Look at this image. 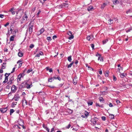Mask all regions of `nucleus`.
I'll use <instances>...</instances> for the list:
<instances>
[{
    "label": "nucleus",
    "instance_id": "1",
    "mask_svg": "<svg viewBox=\"0 0 132 132\" xmlns=\"http://www.w3.org/2000/svg\"><path fill=\"white\" fill-rule=\"evenodd\" d=\"M34 26V23L33 21H31L28 25V30L30 34H31L33 31V27Z\"/></svg>",
    "mask_w": 132,
    "mask_h": 132
},
{
    "label": "nucleus",
    "instance_id": "2",
    "mask_svg": "<svg viewBox=\"0 0 132 132\" xmlns=\"http://www.w3.org/2000/svg\"><path fill=\"white\" fill-rule=\"evenodd\" d=\"M16 18L18 19H20L23 14V12H21L20 11H18L16 13Z\"/></svg>",
    "mask_w": 132,
    "mask_h": 132
},
{
    "label": "nucleus",
    "instance_id": "3",
    "mask_svg": "<svg viewBox=\"0 0 132 132\" xmlns=\"http://www.w3.org/2000/svg\"><path fill=\"white\" fill-rule=\"evenodd\" d=\"M20 97L18 94L15 95L13 98L12 99V100H14L16 101H19Z\"/></svg>",
    "mask_w": 132,
    "mask_h": 132
},
{
    "label": "nucleus",
    "instance_id": "4",
    "mask_svg": "<svg viewBox=\"0 0 132 132\" xmlns=\"http://www.w3.org/2000/svg\"><path fill=\"white\" fill-rule=\"evenodd\" d=\"M28 18V17L27 14L26 12H25L24 13V15L22 17V21L23 22L24 21H27Z\"/></svg>",
    "mask_w": 132,
    "mask_h": 132
},
{
    "label": "nucleus",
    "instance_id": "5",
    "mask_svg": "<svg viewBox=\"0 0 132 132\" xmlns=\"http://www.w3.org/2000/svg\"><path fill=\"white\" fill-rule=\"evenodd\" d=\"M97 119V118L96 117H94L91 120V122L94 125H95L96 124Z\"/></svg>",
    "mask_w": 132,
    "mask_h": 132
},
{
    "label": "nucleus",
    "instance_id": "6",
    "mask_svg": "<svg viewBox=\"0 0 132 132\" xmlns=\"http://www.w3.org/2000/svg\"><path fill=\"white\" fill-rule=\"evenodd\" d=\"M93 37V36L92 35L87 36L86 37V39L88 41L92 40L94 39Z\"/></svg>",
    "mask_w": 132,
    "mask_h": 132
},
{
    "label": "nucleus",
    "instance_id": "7",
    "mask_svg": "<svg viewBox=\"0 0 132 132\" xmlns=\"http://www.w3.org/2000/svg\"><path fill=\"white\" fill-rule=\"evenodd\" d=\"M0 110L2 113H4L7 110V107L3 108L0 109Z\"/></svg>",
    "mask_w": 132,
    "mask_h": 132
},
{
    "label": "nucleus",
    "instance_id": "8",
    "mask_svg": "<svg viewBox=\"0 0 132 132\" xmlns=\"http://www.w3.org/2000/svg\"><path fill=\"white\" fill-rule=\"evenodd\" d=\"M12 91L13 93H15L17 89V88L15 85H13L11 87Z\"/></svg>",
    "mask_w": 132,
    "mask_h": 132
},
{
    "label": "nucleus",
    "instance_id": "9",
    "mask_svg": "<svg viewBox=\"0 0 132 132\" xmlns=\"http://www.w3.org/2000/svg\"><path fill=\"white\" fill-rule=\"evenodd\" d=\"M25 84H26V88L27 89H29L32 86V83L31 84L29 85V84L28 83V81H26V82H25Z\"/></svg>",
    "mask_w": 132,
    "mask_h": 132
},
{
    "label": "nucleus",
    "instance_id": "10",
    "mask_svg": "<svg viewBox=\"0 0 132 132\" xmlns=\"http://www.w3.org/2000/svg\"><path fill=\"white\" fill-rule=\"evenodd\" d=\"M22 103L23 107H24V106H25L27 105V102L25 98L22 100Z\"/></svg>",
    "mask_w": 132,
    "mask_h": 132
},
{
    "label": "nucleus",
    "instance_id": "11",
    "mask_svg": "<svg viewBox=\"0 0 132 132\" xmlns=\"http://www.w3.org/2000/svg\"><path fill=\"white\" fill-rule=\"evenodd\" d=\"M7 73H6L5 74V80L3 82V83H5L7 82L8 81V76H6V75H7Z\"/></svg>",
    "mask_w": 132,
    "mask_h": 132
},
{
    "label": "nucleus",
    "instance_id": "12",
    "mask_svg": "<svg viewBox=\"0 0 132 132\" xmlns=\"http://www.w3.org/2000/svg\"><path fill=\"white\" fill-rule=\"evenodd\" d=\"M53 78L54 80V79H57L58 80L60 81L61 80L60 78L58 75H56L55 76L53 77Z\"/></svg>",
    "mask_w": 132,
    "mask_h": 132
},
{
    "label": "nucleus",
    "instance_id": "13",
    "mask_svg": "<svg viewBox=\"0 0 132 132\" xmlns=\"http://www.w3.org/2000/svg\"><path fill=\"white\" fill-rule=\"evenodd\" d=\"M44 54L43 53V52L41 51H40L39 52V54H37L35 55V57H39L40 55H43Z\"/></svg>",
    "mask_w": 132,
    "mask_h": 132
},
{
    "label": "nucleus",
    "instance_id": "14",
    "mask_svg": "<svg viewBox=\"0 0 132 132\" xmlns=\"http://www.w3.org/2000/svg\"><path fill=\"white\" fill-rule=\"evenodd\" d=\"M73 84L74 85H76L78 82L77 80V78L75 77L73 80Z\"/></svg>",
    "mask_w": 132,
    "mask_h": 132
},
{
    "label": "nucleus",
    "instance_id": "15",
    "mask_svg": "<svg viewBox=\"0 0 132 132\" xmlns=\"http://www.w3.org/2000/svg\"><path fill=\"white\" fill-rule=\"evenodd\" d=\"M14 10L15 9L13 8H12L9 11L11 12L13 15H14L15 13Z\"/></svg>",
    "mask_w": 132,
    "mask_h": 132
},
{
    "label": "nucleus",
    "instance_id": "16",
    "mask_svg": "<svg viewBox=\"0 0 132 132\" xmlns=\"http://www.w3.org/2000/svg\"><path fill=\"white\" fill-rule=\"evenodd\" d=\"M63 7V8L68 7L69 6L68 4L66 2L65 3H62Z\"/></svg>",
    "mask_w": 132,
    "mask_h": 132
},
{
    "label": "nucleus",
    "instance_id": "17",
    "mask_svg": "<svg viewBox=\"0 0 132 132\" xmlns=\"http://www.w3.org/2000/svg\"><path fill=\"white\" fill-rule=\"evenodd\" d=\"M6 63L5 62V63H3V64H2L1 69H5L6 67Z\"/></svg>",
    "mask_w": 132,
    "mask_h": 132
},
{
    "label": "nucleus",
    "instance_id": "18",
    "mask_svg": "<svg viewBox=\"0 0 132 132\" xmlns=\"http://www.w3.org/2000/svg\"><path fill=\"white\" fill-rule=\"evenodd\" d=\"M99 100L102 103H104V99L102 97H100L99 98Z\"/></svg>",
    "mask_w": 132,
    "mask_h": 132
},
{
    "label": "nucleus",
    "instance_id": "19",
    "mask_svg": "<svg viewBox=\"0 0 132 132\" xmlns=\"http://www.w3.org/2000/svg\"><path fill=\"white\" fill-rule=\"evenodd\" d=\"M24 84V83H22L21 84L19 85V88L21 89L25 87V86L23 85Z\"/></svg>",
    "mask_w": 132,
    "mask_h": 132
},
{
    "label": "nucleus",
    "instance_id": "20",
    "mask_svg": "<svg viewBox=\"0 0 132 132\" xmlns=\"http://www.w3.org/2000/svg\"><path fill=\"white\" fill-rule=\"evenodd\" d=\"M84 116L86 117V118H87L89 116V113L86 111H85L84 112Z\"/></svg>",
    "mask_w": 132,
    "mask_h": 132
},
{
    "label": "nucleus",
    "instance_id": "21",
    "mask_svg": "<svg viewBox=\"0 0 132 132\" xmlns=\"http://www.w3.org/2000/svg\"><path fill=\"white\" fill-rule=\"evenodd\" d=\"M113 4L115 5L119 3V2L118 0H113Z\"/></svg>",
    "mask_w": 132,
    "mask_h": 132
},
{
    "label": "nucleus",
    "instance_id": "22",
    "mask_svg": "<svg viewBox=\"0 0 132 132\" xmlns=\"http://www.w3.org/2000/svg\"><path fill=\"white\" fill-rule=\"evenodd\" d=\"M17 103V102H13L11 104V107L12 108H14L15 107V105H16V104Z\"/></svg>",
    "mask_w": 132,
    "mask_h": 132
},
{
    "label": "nucleus",
    "instance_id": "23",
    "mask_svg": "<svg viewBox=\"0 0 132 132\" xmlns=\"http://www.w3.org/2000/svg\"><path fill=\"white\" fill-rule=\"evenodd\" d=\"M53 80H53V77H52L49 78L48 79V81L49 82H52Z\"/></svg>",
    "mask_w": 132,
    "mask_h": 132
},
{
    "label": "nucleus",
    "instance_id": "24",
    "mask_svg": "<svg viewBox=\"0 0 132 132\" xmlns=\"http://www.w3.org/2000/svg\"><path fill=\"white\" fill-rule=\"evenodd\" d=\"M114 115L112 114H110L109 115V117L111 119H114Z\"/></svg>",
    "mask_w": 132,
    "mask_h": 132
},
{
    "label": "nucleus",
    "instance_id": "25",
    "mask_svg": "<svg viewBox=\"0 0 132 132\" xmlns=\"http://www.w3.org/2000/svg\"><path fill=\"white\" fill-rule=\"evenodd\" d=\"M113 20L111 19L108 20V23L110 24H111L113 23Z\"/></svg>",
    "mask_w": 132,
    "mask_h": 132
},
{
    "label": "nucleus",
    "instance_id": "26",
    "mask_svg": "<svg viewBox=\"0 0 132 132\" xmlns=\"http://www.w3.org/2000/svg\"><path fill=\"white\" fill-rule=\"evenodd\" d=\"M93 9V7L92 6H90L88 7L87 9L88 11H92Z\"/></svg>",
    "mask_w": 132,
    "mask_h": 132
},
{
    "label": "nucleus",
    "instance_id": "27",
    "mask_svg": "<svg viewBox=\"0 0 132 132\" xmlns=\"http://www.w3.org/2000/svg\"><path fill=\"white\" fill-rule=\"evenodd\" d=\"M18 56L20 57H22L23 55V53L21 52H19L18 54Z\"/></svg>",
    "mask_w": 132,
    "mask_h": 132
},
{
    "label": "nucleus",
    "instance_id": "28",
    "mask_svg": "<svg viewBox=\"0 0 132 132\" xmlns=\"http://www.w3.org/2000/svg\"><path fill=\"white\" fill-rule=\"evenodd\" d=\"M74 62L73 61L72 62L70 63L69 65H68V67H67V68H70L71 67V66L73 65V63H74Z\"/></svg>",
    "mask_w": 132,
    "mask_h": 132
},
{
    "label": "nucleus",
    "instance_id": "29",
    "mask_svg": "<svg viewBox=\"0 0 132 132\" xmlns=\"http://www.w3.org/2000/svg\"><path fill=\"white\" fill-rule=\"evenodd\" d=\"M98 60H100V61H102V62H103V59L102 57H101V56H99L98 57Z\"/></svg>",
    "mask_w": 132,
    "mask_h": 132
},
{
    "label": "nucleus",
    "instance_id": "30",
    "mask_svg": "<svg viewBox=\"0 0 132 132\" xmlns=\"http://www.w3.org/2000/svg\"><path fill=\"white\" fill-rule=\"evenodd\" d=\"M14 36H13L11 37L10 38V41H14Z\"/></svg>",
    "mask_w": 132,
    "mask_h": 132
},
{
    "label": "nucleus",
    "instance_id": "31",
    "mask_svg": "<svg viewBox=\"0 0 132 132\" xmlns=\"http://www.w3.org/2000/svg\"><path fill=\"white\" fill-rule=\"evenodd\" d=\"M68 37V39L69 40H71L73 38L74 36L72 34Z\"/></svg>",
    "mask_w": 132,
    "mask_h": 132
},
{
    "label": "nucleus",
    "instance_id": "32",
    "mask_svg": "<svg viewBox=\"0 0 132 132\" xmlns=\"http://www.w3.org/2000/svg\"><path fill=\"white\" fill-rule=\"evenodd\" d=\"M21 76L20 75H18V76L17 82H18L21 80Z\"/></svg>",
    "mask_w": 132,
    "mask_h": 132
},
{
    "label": "nucleus",
    "instance_id": "33",
    "mask_svg": "<svg viewBox=\"0 0 132 132\" xmlns=\"http://www.w3.org/2000/svg\"><path fill=\"white\" fill-rule=\"evenodd\" d=\"M131 30H132V27H131L130 28L126 30V32H128L130 31Z\"/></svg>",
    "mask_w": 132,
    "mask_h": 132
},
{
    "label": "nucleus",
    "instance_id": "34",
    "mask_svg": "<svg viewBox=\"0 0 132 132\" xmlns=\"http://www.w3.org/2000/svg\"><path fill=\"white\" fill-rule=\"evenodd\" d=\"M120 73V77L121 78H123L125 76V75H124V74L123 73H121V72Z\"/></svg>",
    "mask_w": 132,
    "mask_h": 132
},
{
    "label": "nucleus",
    "instance_id": "35",
    "mask_svg": "<svg viewBox=\"0 0 132 132\" xmlns=\"http://www.w3.org/2000/svg\"><path fill=\"white\" fill-rule=\"evenodd\" d=\"M68 60L69 62H71L72 60L71 56H70L68 57Z\"/></svg>",
    "mask_w": 132,
    "mask_h": 132
},
{
    "label": "nucleus",
    "instance_id": "36",
    "mask_svg": "<svg viewBox=\"0 0 132 132\" xmlns=\"http://www.w3.org/2000/svg\"><path fill=\"white\" fill-rule=\"evenodd\" d=\"M14 112V111L13 109H11L10 110V114L11 115Z\"/></svg>",
    "mask_w": 132,
    "mask_h": 132
},
{
    "label": "nucleus",
    "instance_id": "37",
    "mask_svg": "<svg viewBox=\"0 0 132 132\" xmlns=\"http://www.w3.org/2000/svg\"><path fill=\"white\" fill-rule=\"evenodd\" d=\"M132 13V10H131L129 9H128L127 11H126V13L127 14L128 13Z\"/></svg>",
    "mask_w": 132,
    "mask_h": 132
},
{
    "label": "nucleus",
    "instance_id": "38",
    "mask_svg": "<svg viewBox=\"0 0 132 132\" xmlns=\"http://www.w3.org/2000/svg\"><path fill=\"white\" fill-rule=\"evenodd\" d=\"M44 31V29L43 28H42L40 30V34L43 33Z\"/></svg>",
    "mask_w": 132,
    "mask_h": 132
},
{
    "label": "nucleus",
    "instance_id": "39",
    "mask_svg": "<svg viewBox=\"0 0 132 132\" xmlns=\"http://www.w3.org/2000/svg\"><path fill=\"white\" fill-rule=\"evenodd\" d=\"M14 79L13 76L10 78L9 81L11 82H13V81L14 80Z\"/></svg>",
    "mask_w": 132,
    "mask_h": 132
},
{
    "label": "nucleus",
    "instance_id": "40",
    "mask_svg": "<svg viewBox=\"0 0 132 132\" xmlns=\"http://www.w3.org/2000/svg\"><path fill=\"white\" fill-rule=\"evenodd\" d=\"M88 105H93V102L92 101H89L87 102Z\"/></svg>",
    "mask_w": 132,
    "mask_h": 132
},
{
    "label": "nucleus",
    "instance_id": "41",
    "mask_svg": "<svg viewBox=\"0 0 132 132\" xmlns=\"http://www.w3.org/2000/svg\"><path fill=\"white\" fill-rule=\"evenodd\" d=\"M41 11L40 10H38V13L37 14V17H39V15L40 13L41 12Z\"/></svg>",
    "mask_w": 132,
    "mask_h": 132
},
{
    "label": "nucleus",
    "instance_id": "42",
    "mask_svg": "<svg viewBox=\"0 0 132 132\" xmlns=\"http://www.w3.org/2000/svg\"><path fill=\"white\" fill-rule=\"evenodd\" d=\"M108 41V39H106L105 40H104L103 41V44H105Z\"/></svg>",
    "mask_w": 132,
    "mask_h": 132
},
{
    "label": "nucleus",
    "instance_id": "43",
    "mask_svg": "<svg viewBox=\"0 0 132 132\" xmlns=\"http://www.w3.org/2000/svg\"><path fill=\"white\" fill-rule=\"evenodd\" d=\"M34 45L33 44H31L29 46V47L30 48H32L34 47Z\"/></svg>",
    "mask_w": 132,
    "mask_h": 132
},
{
    "label": "nucleus",
    "instance_id": "44",
    "mask_svg": "<svg viewBox=\"0 0 132 132\" xmlns=\"http://www.w3.org/2000/svg\"><path fill=\"white\" fill-rule=\"evenodd\" d=\"M58 7L59 8H63V4H62L59 5Z\"/></svg>",
    "mask_w": 132,
    "mask_h": 132
},
{
    "label": "nucleus",
    "instance_id": "45",
    "mask_svg": "<svg viewBox=\"0 0 132 132\" xmlns=\"http://www.w3.org/2000/svg\"><path fill=\"white\" fill-rule=\"evenodd\" d=\"M47 39L48 41H50L51 40H52L51 37H47Z\"/></svg>",
    "mask_w": 132,
    "mask_h": 132
},
{
    "label": "nucleus",
    "instance_id": "46",
    "mask_svg": "<svg viewBox=\"0 0 132 132\" xmlns=\"http://www.w3.org/2000/svg\"><path fill=\"white\" fill-rule=\"evenodd\" d=\"M68 34L69 36H70L72 35V33L70 31H69L68 32Z\"/></svg>",
    "mask_w": 132,
    "mask_h": 132
},
{
    "label": "nucleus",
    "instance_id": "47",
    "mask_svg": "<svg viewBox=\"0 0 132 132\" xmlns=\"http://www.w3.org/2000/svg\"><path fill=\"white\" fill-rule=\"evenodd\" d=\"M102 120L105 121L106 119V117L105 116H103L102 117Z\"/></svg>",
    "mask_w": 132,
    "mask_h": 132
},
{
    "label": "nucleus",
    "instance_id": "48",
    "mask_svg": "<svg viewBox=\"0 0 132 132\" xmlns=\"http://www.w3.org/2000/svg\"><path fill=\"white\" fill-rule=\"evenodd\" d=\"M103 88L104 90L105 91H105V92H106L108 89V87H104Z\"/></svg>",
    "mask_w": 132,
    "mask_h": 132
},
{
    "label": "nucleus",
    "instance_id": "49",
    "mask_svg": "<svg viewBox=\"0 0 132 132\" xmlns=\"http://www.w3.org/2000/svg\"><path fill=\"white\" fill-rule=\"evenodd\" d=\"M116 102L117 104H119V103H120V101L118 100H117Z\"/></svg>",
    "mask_w": 132,
    "mask_h": 132
},
{
    "label": "nucleus",
    "instance_id": "50",
    "mask_svg": "<svg viewBox=\"0 0 132 132\" xmlns=\"http://www.w3.org/2000/svg\"><path fill=\"white\" fill-rule=\"evenodd\" d=\"M32 69H28L27 72V73H29L31 71H32Z\"/></svg>",
    "mask_w": 132,
    "mask_h": 132
},
{
    "label": "nucleus",
    "instance_id": "51",
    "mask_svg": "<svg viewBox=\"0 0 132 132\" xmlns=\"http://www.w3.org/2000/svg\"><path fill=\"white\" fill-rule=\"evenodd\" d=\"M19 75H20V76H21V77L22 78L25 75V74H22V73H20Z\"/></svg>",
    "mask_w": 132,
    "mask_h": 132
},
{
    "label": "nucleus",
    "instance_id": "52",
    "mask_svg": "<svg viewBox=\"0 0 132 132\" xmlns=\"http://www.w3.org/2000/svg\"><path fill=\"white\" fill-rule=\"evenodd\" d=\"M113 80L114 81H116L117 80V78L114 76H113Z\"/></svg>",
    "mask_w": 132,
    "mask_h": 132
},
{
    "label": "nucleus",
    "instance_id": "53",
    "mask_svg": "<svg viewBox=\"0 0 132 132\" xmlns=\"http://www.w3.org/2000/svg\"><path fill=\"white\" fill-rule=\"evenodd\" d=\"M118 68H119V67L120 68H121V69L122 70H123V68L122 67H120V64H119L118 65Z\"/></svg>",
    "mask_w": 132,
    "mask_h": 132
},
{
    "label": "nucleus",
    "instance_id": "54",
    "mask_svg": "<svg viewBox=\"0 0 132 132\" xmlns=\"http://www.w3.org/2000/svg\"><path fill=\"white\" fill-rule=\"evenodd\" d=\"M4 16V15L2 14H0V18H3Z\"/></svg>",
    "mask_w": 132,
    "mask_h": 132
},
{
    "label": "nucleus",
    "instance_id": "55",
    "mask_svg": "<svg viewBox=\"0 0 132 132\" xmlns=\"http://www.w3.org/2000/svg\"><path fill=\"white\" fill-rule=\"evenodd\" d=\"M105 76L106 77H108L109 76L108 73L106 72L105 73Z\"/></svg>",
    "mask_w": 132,
    "mask_h": 132
},
{
    "label": "nucleus",
    "instance_id": "56",
    "mask_svg": "<svg viewBox=\"0 0 132 132\" xmlns=\"http://www.w3.org/2000/svg\"><path fill=\"white\" fill-rule=\"evenodd\" d=\"M13 83V82H11L10 81H9L8 82L7 84H8L9 85H10L12 84Z\"/></svg>",
    "mask_w": 132,
    "mask_h": 132
},
{
    "label": "nucleus",
    "instance_id": "57",
    "mask_svg": "<svg viewBox=\"0 0 132 132\" xmlns=\"http://www.w3.org/2000/svg\"><path fill=\"white\" fill-rule=\"evenodd\" d=\"M9 24V23L8 22H7L4 25V26L5 27H6L8 26Z\"/></svg>",
    "mask_w": 132,
    "mask_h": 132
},
{
    "label": "nucleus",
    "instance_id": "58",
    "mask_svg": "<svg viewBox=\"0 0 132 132\" xmlns=\"http://www.w3.org/2000/svg\"><path fill=\"white\" fill-rule=\"evenodd\" d=\"M105 91H103V92H102L101 94L103 95H106V94L105 93Z\"/></svg>",
    "mask_w": 132,
    "mask_h": 132
},
{
    "label": "nucleus",
    "instance_id": "59",
    "mask_svg": "<svg viewBox=\"0 0 132 132\" xmlns=\"http://www.w3.org/2000/svg\"><path fill=\"white\" fill-rule=\"evenodd\" d=\"M64 84V83H63V84H59V86L60 87H61L63 86V85Z\"/></svg>",
    "mask_w": 132,
    "mask_h": 132
},
{
    "label": "nucleus",
    "instance_id": "60",
    "mask_svg": "<svg viewBox=\"0 0 132 132\" xmlns=\"http://www.w3.org/2000/svg\"><path fill=\"white\" fill-rule=\"evenodd\" d=\"M15 67H14L13 68L12 71L11 72V73H13L15 70Z\"/></svg>",
    "mask_w": 132,
    "mask_h": 132
},
{
    "label": "nucleus",
    "instance_id": "61",
    "mask_svg": "<svg viewBox=\"0 0 132 132\" xmlns=\"http://www.w3.org/2000/svg\"><path fill=\"white\" fill-rule=\"evenodd\" d=\"M91 47L92 48L93 50L94 49V44H92L91 45Z\"/></svg>",
    "mask_w": 132,
    "mask_h": 132
},
{
    "label": "nucleus",
    "instance_id": "62",
    "mask_svg": "<svg viewBox=\"0 0 132 132\" xmlns=\"http://www.w3.org/2000/svg\"><path fill=\"white\" fill-rule=\"evenodd\" d=\"M109 105L110 107H112L113 106V105L111 103H110Z\"/></svg>",
    "mask_w": 132,
    "mask_h": 132
},
{
    "label": "nucleus",
    "instance_id": "63",
    "mask_svg": "<svg viewBox=\"0 0 132 132\" xmlns=\"http://www.w3.org/2000/svg\"><path fill=\"white\" fill-rule=\"evenodd\" d=\"M96 56H101V54H100L99 53H97L96 54Z\"/></svg>",
    "mask_w": 132,
    "mask_h": 132
},
{
    "label": "nucleus",
    "instance_id": "64",
    "mask_svg": "<svg viewBox=\"0 0 132 132\" xmlns=\"http://www.w3.org/2000/svg\"><path fill=\"white\" fill-rule=\"evenodd\" d=\"M43 127L45 129L47 127V126L45 125L44 124H43Z\"/></svg>",
    "mask_w": 132,
    "mask_h": 132
}]
</instances>
